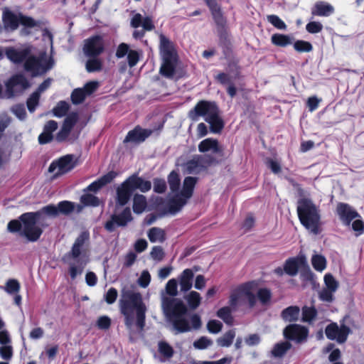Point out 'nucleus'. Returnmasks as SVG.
Instances as JSON below:
<instances>
[{
  "mask_svg": "<svg viewBox=\"0 0 364 364\" xmlns=\"http://www.w3.org/2000/svg\"><path fill=\"white\" fill-rule=\"evenodd\" d=\"M325 333L328 339L343 343L347 340L350 329L344 324L338 326L336 323H331L326 326Z\"/></svg>",
  "mask_w": 364,
  "mask_h": 364,
  "instance_id": "ddd939ff",
  "label": "nucleus"
},
{
  "mask_svg": "<svg viewBox=\"0 0 364 364\" xmlns=\"http://www.w3.org/2000/svg\"><path fill=\"white\" fill-rule=\"evenodd\" d=\"M39 97H40L39 93L35 92L28 99V100H27V107H28V110L31 112H34V110L36 109V107L38 104Z\"/></svg>",
  "mask_w": 364,
  "mask_h": 364,
  "instance_id": "e2e57ef3",
  "label": "nucleus"
},
{
  "mask_svg": "<svg viewBox=\"0 0 364 364\" xmlns=\"http://www.w3.org/2000/svg\"><path fill=\"white\" fill-rule=\"evenodd\" d=\"M291 348V344L287 342H282L276 344L272 350V354L274 357H282Z\"/></svg>",
  "mask_w": 364,
  "mask_h": 364,
  "instance_id": "37998d69",
  "label": "nucleus"
},
{
  "mask_svg": "<svg viewBox=\"0 0 364 364\" xmlns=\"http://www.w3.org/2000/svg\"><path fill=\"white\" fill-rule=\"evenodd\" d=\"M297 213L301 223L314 234L318 233L320 214L316 205L309 198L298 200Z\"/></svg>",
  "mask_w": 364,
  "mask_h": 364,
  "instance_id": "39448f33",
  "label": "nucleus"
},
{
  "mask_svg": "<svg viewBox=\"0 0 364 364\" xmlns=\"http://www.w3.org/2000/svg\"><path fill=\"white\" fill-rule=\"evenodd\" d=\"M128 181L133 188L134 191L136 189L140 190L141 192H146L151 188V183L149 181H145L143 178L136 176H132L129 177Z\"/></svg>",
  "mask_w": 364,
  "mask_h": 364,
  "instance_id": "c85d7f7f",
  "label": "nucleus"
},
{
  "mask_svg": "<svg viewBox=\"0 0 364 364\" xmlns=\"http://www.w3.org/2000/svg\"><path fill=\"white\" fill-rule=\"evenodd\" d=\"M334 293L335 291L323 288L319 291L318 296L321 301L331 302L333 300Z\"/></svg>",
  "mask_w": 364,
  "mask_h": 364,
  "instance_id": "338daca9",
  "label": "nucleus"
},
{
  "mask_svg": "<svg viewBox=\"0 0 364 364\" xmlns=\"http://www.w3.org/2000/svg\"><path fill=\"white\" fill-rule=\"evenodd\" d=\"M177 58H162L160 74L167 78H172L175 74Z\"/></svg>",
  "mask_w": 364,
  "mask_h": 364,
  "instance_id": "393cba45",
  "label": "nucleus"
},
{
  "mask_svg": "<svg viewBox=\"0 0 364 364\" xmlns=\"http://www.w3.org/2000/svg\"><path fill=\"white\" fill-rule=\"evenodd\" d=\"M114 176L115 175L114 173H108L97 181H94L90 185H89L87 188V190L89 191L96 192L105 185L110 183L114 179Z\"/></svg>",
  "mask_w": 364,
  "mask_h": 364,
  "instance_id": "473e14b6",
  "label": "nucleus"
},
{
  "mask_svg": "<svg viewBox=\"0 0 364 364\" xmlns=\"http://www.w3.org/2000/svg\"><path fill=\"white\" fill-rule=\"evenodd\" d=\"M103 50L104 42L102 37L95 36L85 41L83 51L87 56L99 55Z\"/></svg>",
  "mask_w": 364,
  "mask_h": 364,
  "instance_id": "2eb2a0df",
  "label": "nucleus"
},
{
  "mask_svg": "<svg viewBox=\"0 0 364 364\" xmlns=\"http://www.w3.org/2000/svg\"><path fill=\"white\" fill-rule=\"evenodd\" d=\"M147 236L151 242H163L166 239L164 230L156 227L148 231Z\"/></svg>",
  "mask_w": 364,
  "mask_h": 364,
  "instance_id": "f704fd0d",
  "label": "nucleus"
},
{
  "mask_svg": "<svg viewBox=\"0 0 364 364\" xmlns=\"http://www.w3.org/2000/svg\"><path fill=\"white\" fill-rule=\"evenodd\" d=\"M324 283L326 286V289L331 290V291H336L338 287V282L334 279V277L330 274H327L324 277Z\"/></svg>",
  "mask_w": 364,
  "mask_h": 364,
  "instance_id": "4d7b16f0",
  "label": "nucleus"
},
{
  "mask_svg": "<svg viewBox=\"0 0 364 364\" xmlns=\"http://www.w3.org/2000/svg\"><path fill=\"white\" fill-rule=\"evenodd\" d=\"M333 12V6L325 1L316 2L311 9L312 15L318 16H328Z\"/></svg>",
  "mask_w": 364,
  "mask_h": 364,
  "instance_id": "bb28decb",
  "label": "nucleus"
},
{
  "mask_svg": "<svg viewBox=\"0 0 364 364\" xmlns=\"http://www.w3.org/2000/svg\"><path fill=\"white\" fill-rule=\"evenodd\" d=\"M213 345V341L206 336H202L193 342V346L196 349H206Z\"/></svg>",
  "mask_w": 364,
  "mask_h": 364,
  "instance_id": "603ef678",
  "label": "nucleus"
},
{
  "mask_svg": "<svg viewBox=\"0 0 364 364\" xmlns=\"http://www.w3.org/2000/svg\"><path fill=\"white\" fill-rule=\"evenodd\" d=\"M257 283L250 282L240 285L235 289L230 296V305L235 309L237 306L248 304L250 307L256 302V291Z\"/></svg>",
  "mask_w": 364,
  "mask_h": 364,
  "instance_id": "0eeeda50",
  "label": "nucleus"
},
{
  "mask_svg": "<svg viewBox=\"0 0 364 364\" xmlns=\"http://www.w3.org/2000/svg\"><path fill=\"white\" fill-rule=\"evenodd\" d=\"M193 272L191 269H184L180 274L179 284L182 291H188L193 285Z\"/></svg>",
  "mask_w": 364,
  "mask_h": 364,
  "instance_id": "cd10ccee",
  "label": "nucleus"
},
{
  "mask_svg": "<svg viewBox=\"0 0 364 364\" xmlns=\"http://www.w3.org/2000/svg\"><path fill=\"white\" fill-rule=\"evenodd\" d=\"M203 166V159L201 156H195L192 159L187 161L183 168L185 169L186 173H198L201 168Z\"/></svg>",
  "mask_w": 364,
  "mask_h": 364,
  "instance_id": "7c9ffc66",
  "label": "nucleus"
},
{
  "mask_svg": "<svg viewBox=\"0 0 364 364\" xmlns=\"http://www.w3.org/2000/svg\"><path fill=\"white\" fill-rule=\"evenodd\" d=\"M54 61L50 57H48L46 52L40 53L39 56H29L27 58L24 67L32 75H42L51 69Z\"/></svg>",
  "mask_w": 364,
  "mask_h": 364,
  "instance_id": "6e6552de",
  "label": "nucleus"
},
{
  "mask_svg": "<svg viewBox=\"0 0 364 364\" xmlns=\"http://www.w3.org/2000/svg\"><path fill=\"white\" fill-rule=\"evenodd\" d=\"M184 298L191 309H196L200 304L201 296L197 291H191Z\"/></svg>",
  "mask_w": 364,
  "mask_h": 364,
  "instance_id": "58836bf2",
  "label": "nucleus"
},
{
  "mask_svg": "<svg viewBox=\"0 0 364 364\" xmlns=\"http://www.w3.org/2000/svg\"><path fill=\"white\" fill-rule=\"evenodd\" d=\"M77 160V158L73 154L63 156L51 163L48 171L56 178L71 171L76 166Z\"/></svg>",
  "mask_w": 364,
  "mask_h": 364,
  "instance_id": "9b49d317",
  "label": "nucleus"
},
{
  "mask_svg": "<svg viewBox=\"0 0 364 364\" xmlns=\"http://www.w3.org/2000/svg\"><path fill=\"white\" fill-rule=\"evenodd\" d=\"M131 26L136 28L142 26L144 31H135L133 36L135 38H141L144 36V31H151L154 28L152 18L149 16L143 17L140 14H135L130 22Z\"/></svg>",
  "mask_w": 364,
  "mask_h": 364,
  "instance_id": "4468645a",
  "label": "nucleus"
},
{
  "mask_svg": "<svg viewBox=\"0 0 364 364\" xmlns=\"http://www.w3.org/2000/svg\"><path fill=\"white\" fill-rule=\"evenodd\" d=\"M271 40L273 44L281 47H284L292 43L291 38L284 34H274L272 36Z\"/></svg>",
  "mask_w": 364,
  "mask_h": 364,
  "instance_id": "ea45409f",
  "label": "nucleus"
},
{
  "mask_svg": "<svg viewBox=\"0 0 364 364\" xmlns=\"http://www.w3.org/2000/svg\"><path fill=\"white\" fill-rule=\"evenodd\" d=\"M28 86L29 84L23 75H14L6 83V95L7 97H14L21 93Z\"/></svg>",
  "mask_w": 364,
  "mask_h": 364,
  "instance_id": "f8f14e48",
  "label": "nucleus"
},
{
  "mask_svg": "<svg viewBox=\"0 0 364 364\" xmlns=\"http://www.w3.org/2000/svg\"><path fill=\"white\" fill-rule=\"evenodd\" d=\"M121 314L124 316V323L127 329L133 331L134 321L140 331L145 326L146 306L140 293L126 291L119 301Z\"/></svg>",
  "mask_w": 364,
  "mask_h": 364,
  "instance_id": "f03ea898",
  "label": "nucleus"
},
{
  "mask_svg": "<svg viewBox=\"0 0 364 364\" xmlns=\"http://www.w3.org/2000/svg\"><path fill=\"white\" fill-rule=\"evenodd\" d=\"M159 351L166 358H170L172 357L173 353V350L172 347L168 345L167 343L161 341L159 343Z\"/></svg>",
  "mask_w": 364,
  "mask_h": 364,
  "instance_id": "5fc2aeb1",
  "label": "nucleus"
},
{
  "mask_svg": "<svg viewBox=\"0 0 364 364\" xmlns=\"http://www.w3.org/2000/svg\"><path fill=\"white\" fill-rule=\"evenodd\" d=\"M69 109V105L61 101L53 108V112L55 116L60 117L65 116Z\"/></svg>",
  "mask_w": 364,
  "mask_h": 364,
  "instance_id": "864d4df0",
  "label": "nucleus"
},
{
  "mask_svg": "<svg viewBox=\"0 0 364 364\" xmlns=\"http://www.w3.org/2000/svg\"><path fill=\"white\" fill-rule=\"evenodd\" d=\"M80 202L84 205H90L95 207L100 205V200L98 199V198L90 193L82 195L80 198Z\"/></svg>",
  "mask_w": 364,
  "mask_h": 364,
  "instance_id": "de8ad7c7",
  "label": "nucleus"
},
{
  "mask_svg": "<svg viewBox=\"0 0 364 364\" xmlns=\"http://www.w3.org/2000/svg\"><path fill=\"white\" fill-rule=\"evenodd\" d=\"M316 314L317 311L314 307L304 306L302 309V320L304 322L311 323Z\"/></svg>",
  "mask_w": 364,
  "mask_h": 364,
  "instance_id": "a18cd8bd",
  "label": "nucleus"
},
{
  "mask_svg": "<svg viewBox=\"0 0 364 364\" xmlns=\"http://www.w3.org/2000/svg\"><path fill=\"white\" fill-rule=\"evenodd\" d=\"M337 211L341 220L348 225L352 220L359 216L358 213L353 208L345 203L338 204Z\"/></svg>",
  "mask_w": 364,
  "mask_h": 364,
  "instance_id": "5701e85b",
  "label": "nucleus"
},
{
  "mask_svg": "<svg viewBox=\"0 0 364 364\" xmlns=\"http://www.w3.org/2000/svg\"><path fill=\"white\" fill-rule=\"evenodd\" d=\"M102 61L99 58H91L86 63V69L88 72H96L102 70Z\"/></svg>",
  "mask_w": 364,
  "mask_h": 364,
  "instance_id": "3c124183",
  "label": "nucleus"
},
{
  "mask_svg": "<svg viewBox=\"0 0 364 364\" xmlns=\"http://www.w3.org/2000/svg\"><path fill=\"white\" fill-rule=\"evenodd\" d=\"M326 259L320 254L315 253L311 257V264L315 270L323 272L326 268Z\"/></svg>",
  "mask_w": 364,
  "mask_h": 364,
  "instance_id": "e433bc0d",
  "label": "nucleus"
},
{
  "mask_svg": "<svg viewBox=\"0 0 364 364\" xmlns=\"http://www.w3.org/2000/svg\"><path fill=\"white\" fill-rule=\"evenodd\" d=\"M217 315L219 318L223 319L225 323L231 324L232 323V317L231 316V309L225 306L218 310Z\"/></svg>",
  "mask_w": 364,
  "mask_h": 364,
  "instance_id": "8fccbe9b",
  "label": "nucleus"
},
{
  "mask_svg": "<svg viewBox=\"0 0 364 364\" xmlns=\"http://www.w3.org/2000/svg\"><path fill=\"white\" fill-rule=\"evenodd\" d=\"M256 294L257 295L258 299L259 301L265 304L270 300L271 298V292L268 289L263 288V289H258L256 291Z\"/></svg>",
  "mask_w": 364,
  "mask_h": 364,
  "instance_id": "bf43d9fd",
  "label": "nucleus"
},
{
  "mask_svg": "<svg viewBox=\"0 0 364 364\" xmlns=\"http://www.w3.org/2000/svg\"><path fill=\"white\" fill-rule=\"evenodd\" d=\"M308 329L298 324H291L284 330V336L298 343L305 341L308 336Z\"/></svg>",
  "mask_w": 364,
  "mask_h": 364,
  "instance_id": "f3484780",
  "label": "nucleus"
},
{
  "mask_svg": "<svg viewBox=\"0 0 364 364\" xmlns=\"http://www.w3.org/2000/svg\"><path fill=\"white\" fill-rule=\"evenodd\" d=\"M240 68L236 64L229 65L225 73H220L215 76V79L223 85L233 83V81L239 77Z\"/></svg>",
  "mask_w": 364,
  "mask_h": 364,
  "instance_id": "6ab92c4d",
  "label": "nucleus"
},
{
  "mask_svg": "<svg viewBox=\"0 0 364 364\" xmlns=\"http://www.w3.org/2000/svg\"><path fill=\"white\" fill-rule=\"evenodd\" d=\"M298 268L299 266L296 260L293 258H290L286 261L284 270L287 274L295 276L298 272Z\"/></svg>",
  "mask_w": 364,
  "mask_h": 364,
  "instance_id": "49530a36",
  "label": "nucleus"
},
{
  "mask_svg": "<svg viewBox=\"0 0 364 364\" xmlns=\"http://www.w3.org/2000/svg\"><path fill=\"white\" fill-rule=\"evenodd\" d=\"M97 82H89L82 88L75 89L71 95L73 102L75 105L82 102L87 95L92 94L97 89Z\"/></svg>",
  "mask_w": 364,
  "mask_h": 364,
  "instance_id": "a211bd4d",
  "label": "nucleus"
},
{
  "mask_svg": "<svg viewBox=\"0 0 364 364\" xmlns=\"http://www.w3.org/2000/svg\"><path fill=\"white\" fill-rule=\"evenodd\" d=\"M86 264L87 263L82 264V261L80 259H73V261L70 262L69 272L72 279H75L77 275L82 274Z\"/></svg>",
  "mask_w": 364,
  "mask_h": 364,
  "instance_id": "c9c22d12",
  "label": "nucleus"
},
{
  "mask_svg": "<svg viewBox=\"0 0 364 364\" xmlns=\"http://www.w3.org/2000/svg\"><path fill=\"white\" fill-rule=\"evenodd\" d=\"M58 212L60 213H62L64 215H68V214L72 213L73 211H74V210L75 209V204L72 202L67 201V200L60 202L58 204Z\"/></svg>",
  "mask_w": 364,
  "mask_h": 364,
  "instance_id": "09e8293b",
  "label": "nucleus"
},
{
  "mask_svg": "<svg viewBox=\"0 0 364 364\" xmlns=\"http://www.w3.org/2000/svg\"><path fill=\"white\" fill-rule=\"evenodd\" d=\"M34 213H40L41 220L44 223H46L47 215L55 217V216L58 215V214L59 213L58 207L53 205H49L45 206L42 209H41L39 211L34 212Z\"/></svg>",
  "mask_w": 364,
  "mask_h": 364,
  "instance_id": "4c0bfd02",
  "label": "nucleus"
},
{
  "mask_svg": "<svg viewBox=\"0 0 364 364\" xmlns=\"http://www.w3.org/2000/svg\"><path fill=\"white\" fill-rule=\"evenodd\" d=\"M164 255L165 253L164 252V250L160 246L153 247L150 252V256L151 259L157 262L161 261L164 259Z\"/></svg>",
  "mask_w": 364,
  "mask_h": 364,
  "instance_id": "680f3d73",
  "label": "nucleus"
},
{
  "mask_svg": "<svg viewBox=\"0 0 364 364\" xmlns=\"http://www.w3.org/2000/svg\"><path fill=\"white\" fill-rule=\"evenodd\" d=\"M2 20L4 28L7 31L16 30L19 23L28 28L37 26V23L33 18L14 14L8 9L3 10Z\"/></svg>",
  "mask_w": 364,
  "mask_h": 364,
  "instance_id": "9d476101",
  "label": "nucleus"
},
{
  "mask_svg": "<svg viewBox=\"0 0 364 364\" xmlns=\"http://www.w3.org/2000/svg\"><path fill=\"white\" fill-rule=\"evenodd\" d=\"M323 26L317 21H311L306 24V29L310 33H318L321 31Z\"/></svg>",
  "mask_w": 364,
  "mask_h": 364,
  "instance_id": "774afa93",
  "label": "nucleus"
},
{
  "mask_svg": "<svg viewBox=\"0 0 364 364\" xmlns=\"http://www.w3.org/2000/svg\"><path fill=\"white\" fill-rule=\"evenodd\" d=\"M134 192L128 179L124 181L117 188V203L119 205H126Z\"/></svg>",
  "mask_w": 364,
  "mask_h": 364,
  "instance_id": "aec40b11",
  "label": "nucleus"
},
{
  "mask_svg": "<svg viewBox=\"0 0 364 364\" xmlns=\"http://www.w3.org/2000/svg\"><path fill=\"white\" fill-rule=\"evenodd\" d=\"M198 150L200 152L211 151L213 153L220 152L221 149L216 139L208 138L203 140L198 145Z\"/></svg>",
  "mask_w": 364,
  "mask_h": 364,
  "instance_id": "2f4dec72",
  "label": "nucleus"
},
{
  "mask_svg": "<svg viewBox=\"0 0 364 364\" xmlns=\"http://www.w3.org/2000/svg\"><path fill=\"white\" fill-rule=\"evenodd\" d=\"M196 178L188 176L186 177L183 188L181 191V180L178 174L172 171L168 175V182L172 193H176L168 203V210L171 214H176L186 205L187 200L192 196L193 191L196 183Z\"/></svg>",
  "mask_w": 364,
  "mask_h": 364,
  "instance_id": "7ed1b4c3",
  "label": "nucleus"
},
{
  "mask_svg": "<svg viewBox=\"0 0 364 364\" xmlns=\"http://www.w3.org/2000/svg\"><path fill=\"white\" fill-rule=\"evenodd\" d=\"M206 4L210 7L212 11L213 16L216 21V22L219 24H222L223 23V16L220 12V9L217 6L215 3V0H205Z\"/></svg>",
  "mask_w": 364,
  "mask_h": 364,
  "instance_id": "c03bdc74",
  "label": "nucleus"
},
{
  "mask_svg": "<svg viewBox=\"0 0 364 364\" xmlns=\"http://www.w3.org/2000/svg\"><path fill=\"white\" fill-rule=\"evenodd\" d=\"M178 282L175 279H170L166 285L165 291H161V309L166 318L172 323L177 333H185L201 327V320L198 315L193 314L190 322L186 315L188 308L184 302L178 298Z\"/></svg>",
  "mask_w": 364,
  "mask_h": 364,
  "instance_id": "f257e3e1",
  "label": "nucleus"
},
{
  "mask_svg": "<svg viewBox=\"0 0 364 364\" xmlns=\"http://www.w3.org/2000/svg\"><path fill=\"white\" fill-rule=\"evenodd\" d=\"M200 117H203L210 124V130L213 133L220 132L223 127L218 108L214 102L204 100L198 102L194 109L190 111L189 117L197 121Z\"/></svg>",
  "mask_w": 364,
  "mask_h": 364,
  "instance_id": "20e7f679",
  "label": "nucleus"
},
{
  "mask_svg": "<svg viewBox=\"0 0 364 364\" xmlns=\"http://www.w3.org/2000/svg\"><path fill=\"white\" fill-rule=\"evenodd\" d=\"M132 220V213L129 208H125L120 214L113 215L109 220L105 223V228L112 232L117 227L125 226Z\"/></svg>",
  "mask_w": 364,
  "mask_h": 364,
  "instance_id": "dca6fc26",
  "label": "nucleus"
},
{
  "mask_svg": "<svg viewBox=\"0 0 364 364\" xmlns=\"http://www.w3.org/2000/svg\"><path fill=\"white\" fill-rule=\"evenodd\" d=\"M159 49L161 58H177L173 43L164 35L159 36Z\"/></svg>",
  "mask_w": 364,
  "mask_h": 364,
  "instance_id": "4be33fe9",
  "label": "nucleus"
},
{
  "mask_svg": "<svg viewBox=\"0 0 364 364\" xmlns=\"http://www.w3.org/2000/svg\"><path fill=\"white\" fill-rule=\"evenodd\" d=\"M267 21L279 30H286V23L277 15L267 16Z\"/></svg>",
  "mask_w": 364,
  "mask_h": 364,
  "instance_id": "6e6d98bb",
  "label": "nucleus"
},
{
  "mask_svg": "<svg viewBox=\"0 0 364 364\" xmlns=\"http://www.w3.org/2000/svg\"><path fill=\"white\" fill-rule=\"evenodd\" d=\"M146 207V200L143 195L136 194L134 197L133 210L136 213H141Z\"/></svg>",
  "mask_w": 364,
  "mask_h": 364,
  "instance_id": "a19ab883",
  "label": "nucleus"
},
{
  "mask_svg": "<svg viewBox=\"0 0 364 364\" xmlns=\"http://www.w3.org/2000/svg\"><path fill=\"white\" fill-rule=\"evenodd\" d=\"M222 327V323L218 320H210L207 323V328L208 331L211 333H219L221 331Z\"/></svg>",
  "mask_w": 364,
  "mask_h": 364,
  "instance_id": "0e129e2a",
  "label": "nucleus"
},
{
  "mask_svg": "<svg viewBox=\"0 0 364 364\" xmlns=\"http://www.w3.org/2000/svg\"><path fill=\"white\" fill-rule=\"evenodd\" d=\"M20 289V284L16 279H9L4 287V290L10 294L18 293Z\"/></svg>",
  "mask_w": 364,
  "mask_h": 364,
  "instance_id": "13d9d810",
  "label": "nucleus"
},
{
  "mask_svg": "<svg viewBox=\"0 0 364 364\" xmlns=\"http://www.w3.org/2000/svg\"><path fill=\"white\" fill-rule=\"evenodd\" d=\"M19 219L22 223L21 236L30 242L37 241L43 233V228L48 225L41 218L40 213L34 212L22 214Z\"/></svg>",
  "mask_w": 364,
  "mask_h": 364,
  "instance_id": "423d86ee",
  "label": "nucleus"
},
{
  "mask_svg": "<svg viewBox=\"0 0 364 364\" xmlns=\"http://www.w3.org/2000/svg\"><path fill=\"white\" fill-rule=\"evenodd\" d=\"M90 234L87 231L82 232L75 240L68 256L72 259H80L82 263L89 261L88 246Z\"/></svg>",
  "mask_w": 364,
  "mask_h": 364,
  "instance_id": "1a4fd4ad",
  "label": "nucleus"
},
{
  "mask_svg": "<svg viewBox=\"0 0 364 364\" xmlns=\"http://www.w3.org/2000/svg\"><path fill=\"white\" fill-rule=\"evenodd\" d=\"M31 47L27 46L21 49H16L10 47L5 50L7 58L15 63L23 61L31 53Z\"/></svg>",
  "mask_w": 364,
  "mask_h": 364,
  "instance_id": "412c9836",
  "label": "nucleus"
},
{
  "mask_svg": "<svg viewBox=\"0 0 364 364\" xmlns=\"http://www.w3.org/2000/svg\"><path fill=\"white\" fill-rule=\"evenodd\" d=\"M235 337V333L233 330L226 332L223 336L217 339V343L221 347H229Z\"/></svg>",
  "mask_w": 364,
  "mask_h": 364,
  "instance_id": "79ce46f5",
  "label": "nucleus"
},
{
  "mask_svg": "<svg viewBox=\"0 0 364 364\" xmlns=\"http://www.w3.org/2000/svg\"><path fill=\"white\" fill-rule=\"evenodd\" d=\"M151 134V130L143 129L136 127L133 130L128 132L124 142L140 143L144 141Z\"/></svg>",
  "mask_w": 364,
  "mask_h": 364,
  "instance_id": "b1692460",
  "label": "nucleus"
},
{
  "mask_svg": "<svg viewBox=\"0 0 364 364\" xmlns=\"http://www.w3.org/2000/svg\"><path fill=\"white\" fill-rule=\"evenodd\" d=\"M294 48L298 52H310L313 48L310 43L304 41H296Z\"/></svg>",
  "mask_w": 364,
  "mask_h": 364,
  "instance_id": "052dcab7",
  "label": "nucleus"
},
{
  "mask_svg": "<svg viewBox=\"0 0 364 364\" xmlns=\"http://www.w3.org/2000/svg\"><path fill=\"white\" fill-rule=\"evenodd\" d=\"M75 122V117H68L63 124V127L56 136L58 141H63L68 136Z\"/></svg>",
  "mask_w": 364,
  "mask_h": 364,
  "instance_id": "c756f323",
  "label": "nucleus"
},
{
  "mask_svg": "<svg viewBox=\"0 0 364 364\" xmlns=\"http://www.w3.org/2000/svg\"><path fill=\"white\" fill-rule=\"evenodd\" d=\"M58 128V123L50 120L48 122L43 128V132L38 136V141L41 144L50 142L53 139V132Z\"/></svg>",
  "mask_w": 364,
  "mask_h": 364,
  "instance_id": "a878e982",
  "label": "nucleus"
},
{
  "mask_svg": "<svg viewBox=\"0 0 364 364\" xmlns=\"http://www.w3.org/2000/svg\"><path fill=\"white\" fill-rule=\"evenodd\" d=\"M151 281V275L147 270H144L139 278L138 279V284L141 287L146 288L149 286Z\"/></svg>",
  "mask_w": 364,
  "mask_h": 364,
  "instance_id": "69168bd1",
  "label": "nucleus"
},
{
  "mask_svg": "<svg viewBox=\"0 0 364 364\" xmlns=\"http://www.w3.org/2000/svg\"><path fill=\"white\" fill-rule=\"evenodd\" d=\"M300 309L298 306H291L282 312V318L289 322L296 321L299 316Z\"/></svg>",
  "mask_w": 364,
  "mask_h": 364,
  "instance_id": "72a5a7b5",
  "label": "nucleus"
}]
</instances>
